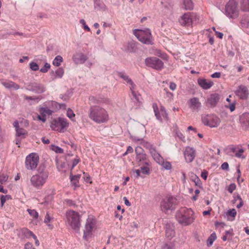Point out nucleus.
<instances>
[{
  "label": "nucleus",
  "instance_id": "obj_16",
  "mask_svg": "<svg viewBox=\"0 0 249 249\" xmlns=\"http://www.w3.org/2000/svg\"><path fill=\"white\" fill-rule=\"evenodd\" d=\"M189 108L193 111H198L201 107V103L198 98L193 97L188 101Z\"/></svg>",
  "mask_w": 249,
  "mask_h": 249
},
{
  "label": "nucleus",
  "instance_id": "obj_19",
  "mask_svg": "<svg viewBox=\"0 0 249 249\" xmlns=\"http://www.w3.org/2000/svg\"><path fill=\"white\" fill-rule=\"evenodd\" d=\"M184 155L187 162H191L196 157V150L191 147L187 146L185 148Z\"/></svg>",
  "mask_w": 249,
  "mask_h": 249
},
{
  "label": "nucleus",
  "instance_id": "obj_5",
  "mask_svg": "<svg viewBox=\"0 0 249 249\" xmlns=\"http://www.w3.org/2000/svg\"><path fill=\"white\" fill-rule=\"evenodd\" d=\"M132 139L135 142H140V144L141 145L148 149L149 151V153L155 161L159 164L163 162V158L156 151L155 149L149 142L144 141L142 138H138L137 137H132Z\"/></svg>",
  "mask_w": 249,
  "mask_h": 249
},
{
  "label": "nucleus",
  "instance_id": "obj_44",
  "mask_svg": "<svg viewBox=\"0 0 249 249\" xmlns=\"http://www.w3.org/2000/svg\"><path fill=\"white\" fill-rule=\"evenodd\" d=\"M241 26L243 29H247L249 28V18H244L241 20Z\"/></svg>",
  "mask_w": 249,
  "mask_h": 249
},
{
  "label": "nucleus",
  "instance_id": "obj_46",
  "mask_svg": "<svg viewBox=\"0 0 249 249\" xmlns=\"http://www.w3.org/2000/svg\"><path fill=\"white\" fill-rule=\"evenodd\" d=\"M11 199L10 195H1L0 196V202L1 206L2 207L4 205V203L8 200Z\"/></svg>",
  "mask_w": 249,
  "mask_h": 249
},
{
  "label": "nucleus",
  "instance_id": "obj_53",
  "mask_svg": "<svg viewBox=\"0 0 249 249\" xmlns=\"http://www.w3.org/2000/svg\"><path fill=\"white\" fill-rule=\"evenodd\" d=\"M140 168L141 172L143 174H148L149 173V166L142 165Z\"/></svg>",
  "mask_w": 249,
  "mask_h": 249
},
{
  "label": "nucleus",
  "instance_id": "obj_34",
  "mask_svg": "<svg viewBox=\"0 0 249 249\" xmlns=\"http://www.w3.org/2000/svg\"><path fill=\"white\" fill-rule=\"evenodd\" d=\"M94 8L97 10L104 11L106 9V6L100 0H95L94 1Z\"/></svg>",
  "mask_w": 249,
  "mask_h": 249
},
{
  "label": "nucleus",
  "instance_id": "obj_32",
  "mask_svg": "<svg viewBox=\"0 0 249 249\" xmlns=\"http://www.w3.org/2000/svg\"><path fill=\"white\" fill-rule=\"evenodd\" d=\"M107 99L104 100L99 97H95L93 96H90L89 97V101L90 104L93 105L92 106H94V105L100 104L102 103H105Z\"/></svg>",
  "mask_w": 249,
  "mask_h": 249
},
{
  "label": "nucleus",
  "instance_id": "obj_6",
  "mask_svg": "<svg viewBox=\"0 0 249 249\" xmlns=\"http://www.w3.org/2000/svg\"><path fill=\"white\" fill-rule=\"evenodd\" d=\"M96 228V220L92 215H89L87 219L84 231L83 239L86 241L92 238L93 231Z\"/></svg>",
  "mask_w": 249,
  "mask_h": 249
},
{
  "label": "nucleus",
  "instance_id": "obj_3",
  "mask_svg": "<svg viewBox=\"0 0 249 249\" xmlns=\"http://www.w3.org/2000/svg\"><path fill=\"white\" fill-rule=\"evenodd\" d=\"M48 176L49 173L46 169L39 168L37 173L31 178V184L36 188L40 189L46 183Z\"/></svg>",
  "mask_w": 249,
  "mask_h": 249
},
{
  "label": "nucleus",
  "instance_id": "obj_21",
  "mask_svg": "<svg viewBox=\"0 0 249 249\" xmlns=\"http://www.w3.org/2000/svg\"><path fill=\"white\" fill-rule=\"evenodd\" d=\"M153 108L155 116L158 120L161 121L162 119L167 118V114L163 107H160V111H158L157 106L156 105H154Z\"/></svg>",
  "mask_w": 249,
  "mask_h": 249
},
{
  "label": "nucleus",
  "instance_id": "obj_62",
  "mask_svg": "<svg viewBox=\"0 0 249 249\" xmlns=\"http://www.w3.org/2000/svg\"><path fill=\"white\" fill-rule=\"evenodd\" d=\"M65 202L67 205H68L69 206H74L75 205V203L74 201L70 200V199H67L65 200Z\"/></svg>",
  "mask_w": 249,
  "mask_h": 249
},
{
  "label": "nucleus",
  "instance_id": "obj_14",
  "mask_svg": "<svg viewBox=\"0 0 249 249\" xmlns=\"http://www.w3.org/2000/svg\"><path fill=\"white\" fill-rule=\"evenodd\" d=\"M196 18V15L193 13H186L182 15L178 19V22L181 26H190L192 25L193 20Z\"/></svg>",
  "mask_w": 249,
  "mask_h": 249
},
{
  "label": "nucleus",
  "instance_id": "obj_51",
  "mask_svg": "<svg viewBox=\"0 0 249 249\" xmlns=\"http://www.w3.org/2000/svg\"><path fill=\"white\" fill-rule=\"evenodd\" d=\"M30 68L33 71H36L39 70L38 64L35 62H31L29 64Z\"/></svg>",
  "mask_w": 249,
  "mask_h": 249
},
{
  "label": "nucleus",
  "instance_id": "obj_23",
  "mask_svg": "<svg viewBox=\"0 0 249 249\" xmlns=\"http://www.w3.org/2000/svg\"><path fill=\"white\" fill-rule=\"evenodd\" d=\"M88 58V56L82 53H77L72 57V59L76 64H84Z\"/></svg>",
  "mask_w": 249,
  "mask_h": 249
},
{
  "label": "nucleus",
  "instance_id": "obj_61",
  "mask_svg": "<svg viewBox=\"0 0 249 249\" xmlns=\"http://www.w3.org/2000/svg\"><path fill=\"white\" fill-rule=\"evenodd\" d=\"M164 90L166 92V96L170 99H172L173 98V94L169 92L167 89H164Z\"/></svg>",
  "mask_w": 249,
  "mask_h": 249
},
{
  "label": "nucleus",
  "instance_id": "obj_2",
  "mask_svg": "<svg viewBox=\"0 0 249 249\" xmlns=\"http://www.w3.org/2000/svg\"><path fill=\"white\" fill-rule=\"evenodd\" d=\"M176 219L183 226L189 225L195 219L194 212L191 209L181 208L176 212Z\"/></svg>",
  "mask_w": 249,
  "mask_h": 249
},
{
  "label": "nucleus",
  "instance_id": "obj_13",
  "mask_svg": "<svg viewBox=\"0 0 249 249\" xmlns=\"http://www.w3.org/2000/svg\"><path fill=\"white\" fill-rule=\"evenodd\" d=\"M39 162V156L35 153H32L28 155L25 160V166L28 170H34L36 168Z\"/></svg>",
  "mask_w": 249,
  "mask_h": 249
},
{
  "label": "nucleus",
  "instance_id": "obj_7",
  "mask_svg": "<svg viewBox=\"0 0 249 249\" xmlns=\"http://www.w3.org/2000/svg\"><path fill=\"white\" fill-rule=\"evenodd\" d=\"M133 34L142 43L145 44H152V37L149 29H135L133 30Z\"/></svg>",
  "mask_w": 249,
  "mask_h": 249
},
{
  "label": "nucleus",
  "instance_id": "obj_47",
  "mask_svg": "<svg viewBox=\"0 0 249 249\" xmlns=\"http://www.w3.org/2000/svg\"><path fill=\"white\" fill-rule=\"evenodd\" d=\"M22 232L27 237L29 238L31 236H33L35 234L27 229H24L22 230Z\"/></svg>",
  "mask_w": 249,
  "mask_h": 249
},
{
  "label": "nucleus",
  "instance_id": "obj_8",
  "mask_svg": "<svg viewBox=\"0 0 249 249\" xmlns=\"http://www.w3.org/2000/svg\"><path fill=\"white\" fill-rule=\"evenodd\" d=\"M203 124L211 128L217 127L221 123V119L213 114H203L201 116Z\"/></svg>",
  "mask_w": 249,
  "mask_h": 249
},
{
  "label": "nucleus",
  "instance_id": "obj_40",
  "mask_svg": "<svg viewBox=\"0 0 249 249\" xmlns=\"http://www.w3.org/2000/svg\"><path fill=\"white\" fill-rule=\"evenodd\" d=\"M16 135L17 137H21V138H25V136L27 134V131L22 128H17L16 130Z\"/></svg>",
  "mask_w": 249,
  "mask_h": 249
},
{
  "label": "nucleus",
  "instance_id": "obj_9",
  "mask_svg": "<svg viewBox=\"0 0 249 249\" xmlns=\"http://www.w3.org/2000/svg\"><path fill=\"white\" fill-rule=\"evenodd\" d=\"M225 14L230 18L235 19L238 17L239 10L236 0H229L225 6Z\"/></svg>",
  "mask_w": 249,
  "mask_h": 249
},
{
  "label": "nucleus",
  "instance_id": "obj_41",
  "mask_svg": "<svg viewBox=\"0 0 249 249\" xmlns=\"http://www.w3.org/2000/svg\"><path fill=\"white\" fill-rule=\"evenodd\" d=\"M63 61V59L61 55H57L53 61V65L56 67H59L61 63Z\"/></svg>",
  "mask_w": 249,
  "mask_h": 249
},
{
  "label": "nucleus",
  "instance_id": "obj_58",
  "mask_svg": "<svg viewBox=\"0 0 249 249\" xmlns=\"http://www.w3.org/2000/svg\"><path fill=\"white\" fill-rule=\"evenodd\" d=\"M135 44L134 43H128L127 50L129 52H133L135 51Z\"/></svg>",
  "mask_w": 249,
  "mask_h": 249
},
{
  "label": "nucleus",
  "instance_id": "obj_63",
  "mask_svg": "<svg viewBox=\"0 0 249 249\" xmlns=\"http://www.w3.org/2000/svg\"><path fill=\"white\" fill-rule=\"evenodd\" d=\"M80 160L79 158H75L72 161L71 169H72L79 162Z\"/></svg>",
  "mask_w": 249,
  "mask_h": 249
},
{
  "label": "nucleus",
  "instance_id": "obj_36",
  "mask_svg": "<svg viewBox=\"0 0 249 249\" xmlns=\"http://www.w3.org/2000/svg\"><path fill=\"white\" fill-rule=\"evenodd\" d=\"M240 9L244 12H249V0H241Z\"/></svg>",
  "mask_w": 249,
  "mask_h": 249
},
{
  "label": "nucleus",
  "instance_id": "obj_42",
  "mask_svg": "<svg viewBox=\"0 0 249 249\" xmlns=\"http://www.w3.org/2000/svg\"><path fill=\"white\" fill-rule=\"evenodd\" d=\"M216 238V234L214 232H213L211 234L207 240V244L208 246H211L214 240Z\"/></svg>",
  "mask_w": 249,
  "mask_h": 249
},
{
  "label": "nucleus",
  "instance_id": "obj_43",
  "mask_svg": "<svg viewBox=\"0 0 249 249\" xmlns=\"http://www.w3.org/2000/svg\"><path fill=\"white\" fill-rule=\"evenodd\" d=\"M244 152V149L242 148L239 147L235 153V156L238 158L245 159V156L243 154Z\"/></svg>",
  "mask_w": 249,
  "mask_h": 249
},
{
  "label": "nucleus",
  "instance_id": "obj_1",
  "mask_svg": "<svg viewBox=\"0 0 249 249\" xmlns=\"http://www.w3.org/2000/svg\"><path fill=\"white\" fill-rule=\"evenodd\" d=\"M88 114L90 120L98 124L106 123L109 120L107 111L99 106H91Z\"/></svg>",
  "mask_w": 249,
  "mask_h": 249
},
{
  "label": "nucleus",
  "instance_id": "obj_37",
  "mask_svg": "<svg viewBox=\"0 0 249 249\" xmlns=\"http://www.w3.org/2000/svg\"><path fill=\"white\" fill-rule=\"evenodd\" d=\"M163 7L162 11L165 16H168L172 14V7L170 4H165Z\"/></svg>",
  "mask_w": 249,
  "mask_h": 249
},
{
  "label": "nucleus",
  "instance_id": "obj_30",
  "mask_svg": "<svg viewBox=\"0 0 249 249\" xmlns=\"http://www.w3.org/2000/svg\"><path fill=\"white\" fill-rule=\"evenodd\" d=\"M1 84L7 89H13L17 90L19 89V86L16 83L11 81H4L1 82Z\"/></svg>",
  "mask_w": 249,
  "mask_h": 249
},
{
  "label": "nucleus",
  "instance_id": "obj_31",
  "mask_svg": "<svg viewBox=\"0 0 249 249\" xmlns=\"http://www.w3.org/2000/svg\"><path fill=\"white\" fill-rule=\"evenodd\" d=\"M133 97L137 101L140 102L141 99V96L138 92L135 84L129 87Z\"/></svg>",
  "mask_w": 249,
  "mask_h": 249
},
{
  "label": "nucleus",
  "instance_id": "obj_52",
  "mask_svg": "<svg viewBox=\"0 0 249 249\" xmlns=\"http://www.w3.org/2000/svg\"><path fill=\"white\" fill-rule=\"evenodd\" d=\"M50 68H51L50 64L48 63H45L44 67L40 69V71L41 72L46 73L48 71V70L50 69Z\"/></svg>",
  "mask_w": 249,
  "mask_h": 249
},
{
  "label": "nucleus",
  "instance_id": "obj_20",
  "mask_svg": "<svg viewBox=\"0 0 249 249\" xmlns=\"http://www.w3.org/2000/svg\"><path fill=\"white\" fill-rule=\"evenodd\" d=\"M26 89L37 93H41L45 91V88L42 84L35 82L30 84Z\"/></svg>",
  "mask_w": 249,
  "mask_h": 249
},
{
  "label": "nucleus",
  "instance_id": "obj_27",
  "mask_svg": "<svg viewBox=\"0 0 249 249\" xmlns=\"http://www.w3.org/2000/svg\"><path fill=\"white\" fill-rule=\"evenodd\" d=\"M240 122L243 127H249V113L245 112L240 116Z\"/></svg>",
  "mask_w": 249,
  "mask_h": 249
},
{
  "label": "nucleus",
  "instance_id": "obj_18",
  "mask_svg": "<svg viewBox=\"0 0 249 249\" xmlns=\"http://www.w3.org/2000/svg\"><path fill=\"white\" fill-rule=\"evenodd\" d=\"M39 111L41 115L37 116V119L44 123L46 121V116L51 115L53 113V110H52L48 107L44 106V107H40Z\"/></svg>",
  "mask_w": 249,
  "mask_h": 249
},
{
  "label": "nucleus",
  "instance_id": "obj_50",
  "mask_svg": "<svg viewBox=\"0 0 249 249\" xmlns=\"http://www.w3.org/2000/svg\"><path fill=\"white\" fill-rule=\"evenodd\" d=\"M28 212L29 214L35 218H37L38 217V213L34 209H28Z\"/></svg>",
  "mask_w": 249,
  "mask_h": 249
},
{
  "label": "nucleus",
  "instance_id": "obj_54",
  "mask_svg": "<svg viewBox=\"0 0 249 249\" xmlns=\"http://www.w3.org/2000/svg\"><path fill=\"white\" fill-rule=\"evenodd\" d=\"M52 150L54 151L57 153H63V150L61 147L55 146L54 145H52Z\"/></svg>",
  "mask_w": 249,
  "mask_h": 249
},
{
  "label": "nucleus",
  "instance_id": "obj_17",
  "mask_svg": "<svg viewBox=\"0 0 249 249\" xmlns=\"http://www.w3.org/2000/svg\"><path fill=\"white\" fill-rule=\"evenodd\" d=\"M44 106L48 107L53 112L61 108L65 109L66 105L65 104H59L54 101H48L44 103Z\"/></svg>",
  "mask_w": 249,
  "mask_h": 249
},
{
  "label": "nucleus",
  "instance_id": "obj_10",
  "mask_svg": "<svg viewBox=\"0 0 249 249\" xmlns=\"http://www.w3.org/2000/svg\"><path fill=\"white\" fill-rule=\"evenodd\" d=\"M177 205V199L173 196H167L163 198L160 203V209L164 213L173 211Z\"/></svg>",
  "mask_w": 249,
  "mask_h": 249
},
{
  "label": "nucleus",
  "instance_id": "obj_38",
  "mask_svg": "<svg viewBox=\"0 0 249 249\" xmlns=\"http://www.w3.org/2000/svg\"><path fill=\"white\" fill-rule=\"evenodd\" d=\"M80 175H77L75 176H71L70 178L71 184L74 186L75 188L78 187L79 179L80 178Z\"/></svg>",
  "mask_w": 249,
  "mask_h": 249
},
{
  "label": "nucleus",
  "instance_id": "obj_15",
  "mask_svg": "<svg viewBox=\"0 0 249 249\" xmlns=\"http://www.w3.org/2000/svg\"><path fill=\"white\" fill-rule=\"evenodd\" d=\"M145 63L147 66L156 70H161L163 67V63L161 60L156 57H150L145 60Z\"/></svg>",
  "mask_w": 249,
  "mask_h": 249
},
{
  "label": "nucleus",
  "instance_id": "obj_26",
  "mask_svg": "<svg viewBox=\"0 0 249 249\" xmlns=\"http://www.w3.org/2000/svg\"><path fill=\"white\" fill-rule=\"evenodd\" d=\"M175 235L174 227L172 223H169L165 226V235L169 239H171Z\"/></svg>",
  "mask_w": 249,
  "mask_h": 249
},
{
  "label": "nucleus",
  "instance_id": "obj_59",
  "mask_svg": "<svg viewBox=\"0 0 249 249\" xmlns=\"http://www.w3.org/2000/svg\"><path fill=\"white\" fill-rule=\"evenodd\" d=\"M236 186L235 183H231L228 187L227 190L229 193H232L236 189Z\"/></svg>",
  "mask_w": 249,
  "mask_h": 249
},
{
  "label": "nucleus",
  "instance_id": "obj_57",
  "mask_svg": "<svg viewBox=\"0 0 249 249\" xmlns=\"http://www.w3.org/2000/svg\"><path fill=\"white\" fill-rule=\"evenodd\" d=\"M160 164H162L163 167L166 170H170L172 168V165L171 163L168 161L164 162L163 161V162H162Z\"/></svg>",
  "mask_w": 249,
  "mask_h": 249
},
{
  "label": "nucleus",
  "instance_id": "obj_45",
  "mask_svg": "<svg viewBox=\"0 0 249 249\" xmlns=\"http://www.w3.org/2000/svg\"><path fill=\"white\" fill-rule=\"evenodd\" d=\"M75 114L71 108H68L67 111V116L72 121H75Z\"/></svg>",
  "mask_w": 249,
  "mask_h": 249
},
{
  "label": "nucleus",
  "instance_id": "obj_25",
  "mask_svg": "<svg viewBox=\"0 0 249 249\" xmlns=\"http://www.w3.org/2000/svg\"><path fill=\"white\" fill-rule=\"evenodd\" d=\"M117 73L118 76L122 79L129 87L134 84L129 76L124 72L119 71Z\"/></svg>",
  "mask_w": 249,
  "mask_h": 249
},
{
  "label": "nucleus",
  "instance_id": "obj_12",
  "mask_svg": "<svg viewBox=\"0 0 249 249\" xmlns=\"http://www.w3.org/2000/svg\"><path fill=\"white\" fill-rule=\"evenodd\" d=\"M135 153L136 154V161L139 166H150V161L148 157L141 147L137 146L135 148Z\"/></svg>",
  "mask_w": 249,
  "mask_h": 249
},
{
  "label": "nucleus",
  "instance_id": "obj_11",
  "mask_svg": "<svg viewBox=\"0 0 249 249\" xmlns=\"http://www.w3.org/2000/svg\"><path fill=\"white\" fill-rule=\"evenodd\" d=\"M69 126V123L67 119L63 118H59L57 120H53L51 124V128L55 131L63 132L64 130Z\"/></svg>",
  "mask_w": 249,
  "mask_h": 249
},
{
  "label": "nucleus",
  "instance_id": "obj_39",
  "mask_svg": "<svg viewBox=\"0 0 249 249\" xmlns=\"http://www.w3.org/2000/svg\"><path fill=\"white\" fill-rule=\"evenodd\" d=\"M191 179L194 182L196 186L201 188L202 187V183L199 178L195 174H192L191 176Z\"/></svg>",
  "mask_w": 249,
  "mask_h": 249
},
{
  "label": "nucleus",
  "instance_id": "obj_60",
  "mask_svg": "<svg viewBox=\"0 0 249 249\" xmlns=\"http://www.w3.org/2000/svg\"><path fill=\"white\" fill-rule=\"evenodd\" d=\"M8 178V176L6 175H2L0 176V183L3 184V183L7 181Z\"/></svg>",
  "mask_w": 249,
  "mask_h": 249
},
{
  "label": "nucleus",
  "instance_id": "obj_48",
  "mask_svg": "<svg viewBox=\"0 0 249 249\" xmlns=\"http://www.w3.org/2000/svg\"><path fill=\"white\" fill-rule=\"evenodd\" d=\"M236 102L233 101L232 102L225 105V107L230 110L231 112L233 111L235 108Z\"/></svg>",
  "mask_w": 249,
  "mask_h": 249
},
{
  "label": "nucleus",
  "instance_id": "obj_35",
  "mask_svg": "<svg viewBox=\"0 0 249 249\" xmlns=\"http://www.w3.org/2000/svg\"><path fill=\"white\" fill-rule=\"evenodd\" d=\"M183 5L186 10H191L194 8V3L192 0H183Z\"/></svg>",
  "mask_w": 249,
  "mask_h": 249
},
{
  "label": "nucleus",
  "instance_id": "obj_24",
  "mask_svg": "<svg viewBox=\"0 0 249 249\" xmlns=\"http://www.w3.org/2000/svg\"><path fill=\"white\" fill-rule=\"evenodd\" d=\"M219 96L218 94L214 93L211 94L207 100V104L211 107H214L218 102Z\"/></svg>",
  "mask_w": 249,
  "mask_h": 249
},
{
  "label": "nucleus",
  "instance_id": "obj_33",
  "mask_svg": "<svg viewBox=\"0 0 249 249\" xmlns=\"http://www.w3.org/2000/svg\"><path fill=\"white\" fill-rule=\"evenodd\" d=\"M237 214L236 211L235 209L228 210L226 213V215L229 221H233Z\"/></svg>",
  "mask_w": 249,
  "mask_h": 249
},
{
  "label": "nucleus",
  "instance_id": "obj_28",
  "mask_svg": "<svg viewBox=\"0 0 249 249\" xmlns=\"http://www.w3.org/2000/svg\"><path fill=\"white\" fill-rule=\"evenodd\" d=\"M197 81L199 85L204 89H209L213 85V82L205 79H198Z\"/></svg>",
  "mask_w": 249,
  "mask_h": 249
},
{
  "label": "nucleus",
  "instance_id": "obj_49",
  "mask_svg": "<svg viewBox=\"0 0 249 249\" xmlns=\"http://www.w3.org/2000/svg\"><path fill=\"white\" fill-rule=\"evenodd\" d=\"M52 219H53V218L50 216L49 214L47 213L44 219V223H46L50 228H53L52 226L49 223L51 222Z\"/></svg>",
  "mask_w": 249,
  "mask_h": 249
},
{
  "label": "nucleus",
  "instance_id": "obj_64",
  "mask_svg": "<svg viewBox=\"0 0 249 249\" xmlns=\"http://www.w3.org/2000/svg\"><path fill=\"white\" fill-rule=\"evenodd\" d=\"M84 178L85 180L88 183H91V181H90V176H89V175L88 174H85V173H84Z\"/></svg>",
  "mask_w": 249,
  "mask_h": 249
},
{
  "label": "nucleus",
  "instance_id": "obj_55",
  "mask_svg": "<svg viewBox=\"0 0 249 249\" xmlns=\"http://www.w3.org/2000/svg\"><path fill=\"white\" fill-rule=\"evenodd\" d=\"M79 22L82 25L83 29L88 32L90 31L89 27L86 24V21L84 19H81L80 20Z\"/></svg>",
  "mask_w": 249,
  "mask_h": 249
},
{
  "label": "nucleus",
  "instance_id": "obj_29",
  "mask_svg": "<svg viewBox=\"0 0 249 249\" xmlns=\"http://www.w3.org/2000/svg\"><path fill=\"white\" fill-rule=\"evenodd\" d=\"M64 74V70L62 68H59L55 71H53L51 73L52 78L53 80L61 78Z\"/></svg>",
  "mask_w": 249,
  "mask_h": 249
},
{
  "label": "nucleus",
  "instance_id": "obj_22",
  "mask_svg": "<svg viewBox=\"0 0 249 249\" xmlns=\"http://www.w3.org/2000/svg\"><path fill=\"white\" fill-rule=\"evenodd\" d=\"M235 94L239 98L245 100L247 99L249 92L246 87L241 85L239 86L235 91Z\"/></svg>",
  "mask_w": 249,
  "mask_h": 249
},
{
  "label": "nucleus",
  "instance_id": "obj_4",
  "mask_svg": "<svg viewBox=\"0 0 249 249\" xmlns=\"http://www.w3.org/2000/svg\"><path fill=\"white\" fill-rule=\"evenodd\" d=\"M66 223L76 231H79L81 226L80 216L78 213L73 210H69L66 213Z\"/></svg>",
  "mask_w": 249,
  "mask_h": 249
},
{
  "label": "nucleus",
  "instance_id": "obj_56",
  "mask_svg": "<svg viewBox=\"0 0 249 249\" xmlns=\"http://www.w3.org/2000/svg\"><path fill=\"white\" fill-rule=\"evenodd\" d=\"M175 133L176 137H178L179 139L181 140L183 142L185 141V137L179 130H176Z\"/></svg>",
  "mask_w": 249,
  "mask_h": 249
}]
</instances>
